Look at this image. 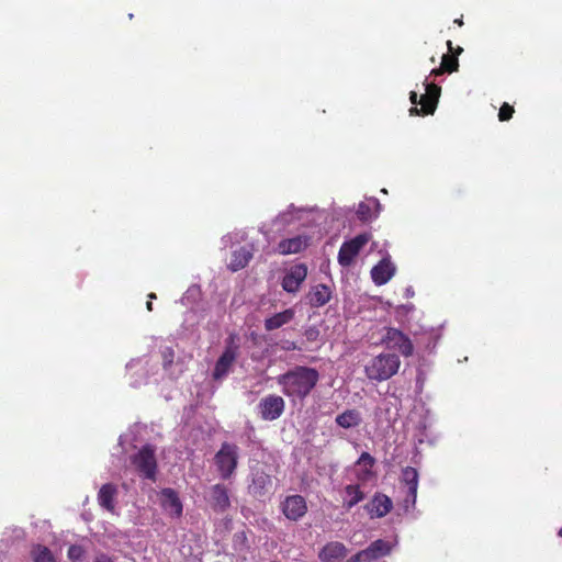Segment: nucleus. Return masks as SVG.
<instances>
[{"label":"nucleus","mask_w":562,"mask_h":562,"mask_svg":"<svg viewBox=\"0 0 562 562\" xmlns=\"http://www.w3.org/2000/svg\"><path fill=\"white\" fill-rule=\"evenodd\" d=\"M319 380V373L314 368L296 367L280 375L278 383L286 396L304 398Z\"/></svg>","instance_id":"obj_1"},{"label":"nucleus","mask_w":562,"mask_h":562,"mask_svg":"<svg viewBox=\"0 0 562 562\" xmlns=\"http://www.w3.org/2000/svg\"><path fill=\"white\" fill-rule=\"evenodd\" d=\"M401 368V359L391 352H381L364 364V374L370 381L383 382L394 376Z\"/></svg>","instance_id":"obj_2"},{"label":"nucleus","mask_w":562,"mask_h":562,"mask_svg":"<svg viewBox=\"0 0 562 562\" xmlns=\"http://www.w3.org/2000/svg\"><path fill=\"white\" fill-rule=\"evenodd\" d=\"M238 447L233 443H223L214 457V463L220 476L224 480L229 479L238 463Z\"/></svg>","instance_id":"obj_3"},{"label":"nucleus","mask_w":562,"mask_h":562,"mask_svg":"<svg viewBox=\"0 0 562 562\" xmlns=\"http://www.w3.org/2000/svg\"><path fill=\"white\" fill-rule=\"evenodd\" d=\"M381 344L389 350H397L404 357H409L414 352V346L409 337L393 327L385 328Z\"/></svg>","instance_id":"obj_4"},{"label":"nucleus","mask_w":562,"mask_h":562,"mask_svg":"<svg viewBox=\"0 0 562 562\" xmlns=\"http://www.w3.org/2000/svg\"><path fill=\"white\" fill-rule=\"evenodd\" d=\"M314 212L315 210L313 209H296L291 205L276 217L273 225L280 226L278 231L294 224L305 226L311 221H314Z\"/></svg>","instance_id":"obj_5"},{"label":"nucleus","mask_w":562,"mask_h":562,"mask_svg":"<svg viewBox=\"0 0 562 562\" xmlns=\"http://www.w3.org/2000/svg\"><path fill=\"white\" fill-rule=\"evenodd\" d=\"M370 236L361 234L355 238L345 241L338 252V262L344 267L352 263L353 259L358 256L363 246L369 241Z\"/></svg>","instance_id":"obj_6"},{"label":"nucleus","mask_w":562,"mask_h":562,"mask_svg":"<svg viewBox=\"0 0 562 562\" xmlns=\"http://www.w3.org/2000/svg\"><path fill=\"white\" fill-rule=\"evenodd\" d=\"M425 93L420 95L418 100V94L415 91L411 92L409 99L413 104L419 103L422 105V111L427 114L434 113L437 102L440 95V88L434 83H424Z\"/></svg>","instance_id":"obj_7"},{"label":"nucleus","mask_w":562,"mask_h":562,"mask_svg":"<svg viewBox=\"0 0 562 562\" xmlns=\"http://www.w3.org/2000/svg\"><path fill=\"white\" fill-rule=\"evenodd\" d=\"M311 240V235L302 233L280 240L276 250L278 254L283 256L300 254L310 246Z\"/></svg>","instance_id":"obj_8"},{"label":"nucleus","mask_w":562,"mask_h":562,"mask_svg":"<svg viewBox=\"0 0 562 562\" xmlns=\"http://www.w3.org/2000/svg\"><path fill=\"white\" fill-rule=\"evenodd\" d=\"M392 550V546L384 540L372 542L367 549L351 557L347 562H371L381 557L387 555Z\"/></svg>","instance_id":"obj_9"},{"label":"nucleus","mask_w":562,"mask_h":562,"mask_svg":"<svg viewBox=\"0 0 562 562\" xmlns=\"http://www.w3.org/2000/svg\"><path fill=\"white\" fill-rule=\"evenodd\" d=\"M307 277V267L304 263L292 266L284 274L282 280V289L288 293L299 291L301 284Z\"/></svg>","instance_id":"obj_10"},{"label":"nucleus","mask_w":562,"mask_h":562,"mask_svg":"<svg viewBox=\"0 0 562 562\" xmlns=\"http://www.w3.org/2000/svg\"><path fill=\"white\" fill-rule=\"evenodd\" d=\"M133 463L137 470L147 479H154L156 473V459L154 449L149 446L144 447L134 457Z\"/></svg>","instance_id":"obj_11"},{"label":"nucleus","mask_w":562,"mask_h":562,"mask_svg":"<svg viewBox=\"0 0 562 562\" xmlns=\"http://www.w3.org/2000/svg\"><path fill=\"white\" fill-rule=\"evenodd\" d=\"M260 415L265 420L279 418L284 411V401L279 395H269L259 403Z\"/></svg>","instance_id":"obj_12"},{"label":"nucleus","mask_w":562,"mask_h":562,"mask_svg":"<svg viewBox=\"0 0 562 562\" xmlns=\"http://www.w3.org/2000/svg\"><path fill=\"white\" fill-rule=\"evenodd\" d=\"M282 512L290 520H299L307 512V505L301 495L288 496L282 503Z\"/></svg>","instance_id":"obj_13"},{"label":"nucleus","mask_w":562,"mask_h":562,"mask_svg":"<svg viewBox=\"0 0 562 562\" xmlns=\"http://www.w3.org/2000/svg\"><path fill=\"white\" fill-rule=\"evenodd\" d=\"M395 271V265L391 261L390 257L386 256L371 269L372 281L376 285H383L393 278Z\"/></svg>","instance_id":"obj_14"},{"label":"nucleus","mask_w":562,"mask_h":562,"mask_svg":"<svg viewBox=\"0 0 562 562\" xmlns=\"http://www.w3.org/2000/svg\"><path fill=\"white\" fill-rule=\"evenodd\" d=\"M159 502L167 515L171 517L181 516L182 503L173 490H162L159 494Z\"/></svg>","instance_id":"obj_15"},{"label":"nucleus","mask_w":562,"mask_h":562,"mask_svg":"<svg viewBox=\"0 0 562 562\" xmlns=\"http://www.w3.org/2000/svg\"><path fill=\"white\" fill-rule=\"evenodd\" d=\"M392 508L391 499L385 496L378 494L367 505L366 509L371 518H381L390 513Z\"/></svg>","instance_id":"obj_16"},{"label":"nucleus","mask_w":562,"mask_h":562,"mask_svg":"<svg viewBox=\"0 0 562 562\" xmlns=\"http://www.w3.org/2000/svg\"><path fill=\"white\" fill-rule=\"evenodd\" d=\"M235 360L236 349L233 347H227L215 364L213 372L214 379L220 380L226 376Z\"/></svg>","instance_id":"obj_17"},{"label":"nucleus","mask_w":562,"mask_h":562,"mask_svg":"<svg viewBox=\"0 0 562 562\" xmlns=\"http://www.w3.org/2000/svg\"><path fill=\"white\" fill-rule=\"evenodd\" d=\"M347 554V549L341 542H329L318 553L321 562H339Z\"/></svg>","instance_id":"obj_18"},{"label":"nucleus","mask_w":562,"mask_h":562,"mask_svg":"<svg viewBox=\"0 0 562 562\" xmlns=\"http://www.w3.org/2000/svg\"><path fill=\"white\" fill-rule=\"evenodd\" d=\"M331 291L327 285L316 284L311 288L306 295L307 303L312 306L319 307L329 302Z\"/></svg>","instance_id":"obj_19"},{"label":"nucleus","mask_w":562,"mask_h":562,"mask_svg":"<svg viewBox=\"0 0 562 562\" xmlns=\"http://www.w3.org/2000/svg\"><path fill=\"white\" fill-rule=\"evenodd\" d=\"M403 482L407 485L408 495L407 502H411L412 505L416 502L417 488H418V473L416 469L407 467L402 472Z\"/></svg>","instance_id":"obj_20"},{"label":"nucleus","mask_w":562,"mask_h":562,"mask_svg":"<svg viewBox=\"0 0 562 562\" xmlns=\"http://www.w3.org/2000/svg\"><path fill=\"white\" fill-rule=\"evenodd\" d=\"M373 458L363 452L355 465V471L359 481L366 482L372 476Z\"/></svg>","instance_id":"obj_21"},{"label":"nucleus","mask_w":562,"mask_h":562,"mask_svg":"<svg viewBox=\"0 0 562 562\" xmlns=\"http://www.w3.org/2000/svg\"><path fill=\"white\" fill-rule=\"evenodd\" d=\"M116 487L112 484H104L98 494V501L101 507L104 509L114 513L115 510V496H116Z\"/></svg>","instance_id":"obj_22"},{"label":"nucleus","mask_w":562,"mask_h":562,"mask_svg":"<svg viewBox=\"0 0 562 562\" xmlns=\"http://www.w3.org/2000/svg\"><path fill=\"white\" fill-rule=\"evenodd\" d=\"M211 504L217 510H225L229 507V497L225 486L216 484L211 490Z\"/></svg>","instance_id":"obj_23"},{"label":"nucleus","mask_w":562,"mask_h":562,"mask_svg":"<svg viewBox=\"0 0 562 562\" xmlns=\"http://www.w3.org/2000/svg\"><path fill=\"white\" fill-rule=\"evenodd\" d=\"M295 312L293 308H286L283 312L277 313L265 321V328L267 330H274L283 325L290 323L294 318Z\"/></svg>","instance_id":"obj_24"},{"label":"nucleus","mask_w":562,"mask_h":562,"mask_svg":"<svg viewBox=\"0 0 562 562\" xmlns=\"http://www.w3.org/2000/svg\"><path fill=\"white\" fill-rule=\"evenodd\" d=\"M380 204L376 199L361 202L358 206L357 214L361 221H370L376 216Z\"/></svg>","instance_id":"obj_25"},{"label":"nucleus","mask_w":562,"mask_h":562,"mask_svg":"<svg viewBox=\"0 0 562 562\" xmlns=\"http://www.w3.org/2000/svg\"><path fill=\"white\" fill-rule=\"evenodd\" d=\"M252 252L246 248H240L233 252L231 262L228 265L232 271L243 269L251 259Z\"/></svg>","instance_id":"obj_26"},{"label":"nucleus","mask_w":562,"mask_h":562,"mask_svg":"<svg viewBox=\"0 0 562 562\" xmlns=\"http://www.w3.org/2000/svg\"><path fill=\"white\" fill-rule=\"evenodd\" d=\"M361 415L356 409H348L337 415L336 423L342 428H352L360 424Z\"/></svg>","instance_id":"obj_27"},{"label":"nucleus","mask_w":562,"mask_h":562,"mask_svg":"<svg viewBox=\"0 0 562 562\" xmlns=\"http://www.w3.org/2000/svg\"><path fill=\"white\" fill-rule=\"evenodd\" d=\"M364 495L362 491L360 490L359 485H347L345 487V495H344V506L347 509H350L355 505H357L359 502L363 499Z\"/></svg>","instance_id":"obj_28"},{"label":"nucleus","mask_w":562,"mask_h":562,"mask_svg":"<svg viewBox=\"0 0 562 562\" xmlns=\"http://www.w3.org/2000/svg\"><path fill=\"white\" fill-rule=\"evenodd\" d=\"M31 554L34 562H57L52 551L41 544L35 546L32 549Z\"/></svg>","instance_id":"obj_29"},{"label":"nucleus","mask_w":562,"mask_h":562,"mask_svg":"<svg viewBox=\"0 0 562 562\" xmlns=\"http://www.w3.org/2000/svg\"><path fill=\"white\" fill-rule=\"evenodd\" d=\"M459 63L457 57H452L449 55H443L441 60V67L437 69L431 70V75L438 76L443 72V70H447L449 72H453L458 69Z\"/></svg>","instance_id":"obj_30"},{"label":"nucleus","mask_w":562,"mask_h":562,"mask_svg":"<svg viewBox=\"0 0 562 562\" xmlns=\"http://www.w3.org/2000/svg\"><path fill=\"white\" fill-rule=\"evenodd\" d=\"M86 554V550L81 547V546H78V544H72L69 547L68 549V559L71 561V562H79L82 560V558L85 557Z\"/></svg>","instance_id":"obj_31"},{"label":"nucleus","mask_w":562,"mask_h":562,"mask_svg":"<svg viewBox=\"0 0 562 562\" xmlns=\"http://www.w3.org/2000/svg\"><path fill=\"white\" fill-rule=\"evenodd\" d=\"M513 113H514L513 106H510L507 103H504L499 109L498 117L501 121H507L512 117Z\"/></svg>","instance_id":"obj_32"},{"label":"nucleus","mask_w":562,"mask_h":562,"mask_svg":"<svg viewBox=\"0 0 562 562\" xmlns=\"http://www.w3.org/2000/svg\"><path fill=\"white\" fill-rule=\"evenodd\" d=\"M93 562H114V560L104 553H99L95 555Z\"/></svg>","instance_id":"obj_33"},{"label":"nucleus","mask_w":562,"mask_h":562,"mask_svg":"<svg viewBox=\"0 0 562 562\" xmlns=\"http://www.w3.org/2000/svg\"><path fill=\"white\" fill-rule=\"evenodd\" d=\"M409 112H411V115H414V114H419L420 110H418L417 108H412L409 110Z\"/></svg>","instance_id":"obj_34"},{"label":"nucleus","mask_w":562,"mask_h":562,"mask_svg":"<svg viewBox=\"0 0 562 562\" xmlns=\"http://www.w3.org/2000/svg\"><path fill=\"white\" fill-rule=\"evenodd\" d=\"M413 294H414V291L411 288H407L406 289V295L407 296H413Z\"/></svg>","instance_id":"obj_35"},{"label":"nucleus","mask_w":562,"mask_h":562,"mask_svg":"<svg viewBox=\"0 0 562 562\" xmlns=\"http://www.w3.org/2000/svg\"><path fill=\"white\" fill-rule=\"evenodd\" d=\"M147 310H148V311H151V302H150V301H149V302H147Z\"/></svg>","instance_id":"obj_36"},{"label":"nucleus","mask_w":562,"mask_h":562,"mask_svg":"<svg viewBox=\"0 0 562 562\" xmlns=\"http://www.w3.org/2000/svg\"><path fill=\"white\" fill-rule=\"evenodd\" d=\"M149 299L153 300V299H156V295L154 293L149 294Z\"/></svg>","instance_id":"obj_37"},{"label":"nucleus","mask_w":562,"mask_h":562,"mask_svg":"<svg viewBox=\"0 0 562 562\" xmlns=\"http://www.w3.org/2000/svg\"><path fill=\"white\" fill-rule=\"evenodd\" d=\"M456 23H458L459 25H462V20H456Z\"/></svg>","instance_id":"obj_38"},{"label":"nucleus","mask_w":562,"mask_h":562,"mask_svg":"<svg viewBox=\"0 0 562 562\" xmlns=\"http://www.w3.org/2000/svg\"><path fill=\"white\" fill-rule=\"evenodd\" d=\"M447 45H448L449 49H451V45H452V44H451V42H450V41H448V42H447Z\"/></svg>","instance_id":"obj_39"},{"label":"nucleus","mask_w":562,"mask_h":562,"mask_svg":"<svg viewBox=\"0 0 562 562\" xmlns=\"http://www.w3.org/2000/svg\"><path fill=\"white\" fill-rule=\"evenodd\" d=\"M559 536L562 537V528L559 530Z\"/></svg>","instance_id":"obj_40"}]
</instances>
